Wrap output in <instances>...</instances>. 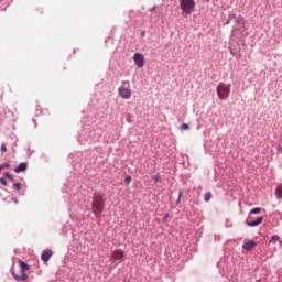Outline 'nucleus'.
Instances as JSON below:
<instances>
[{
	"label": "nucleus",
	"instance_id": "obj_6",
	"mask_svg": "<svg viewBox=\"0 0 282 282\" xmlns=\"http://www.w3.org/2000/svg\"><path fill=\"white\" fill-rule=\"evenodd\" d=\"M118 91H119L120 98H123L124 100H129V98H131V89L124 86H120Z\"/></svg>",
	"mask_w": 282,
	"mask_h": 282
},
{
	"label": "nucleus",
	"instance_id": "obj_35",
	"mask_svg": "<svg viewBox=\"0 0 282 282\" xmlns=\"http://www.w3.org/2000/svg\"><path fill=\"white\" fill-rule=\"evenodd\" d=\"M1 171H3L2 169H0V173H1Z\"/></svg>",
	"mask_w": 282,
	"mask_h": 282
},
{
	"label": "nucleus",
	"instance_id": "obj_11",
	"mask_svg": "<svg viewBox=\"0 0 282 282\" xmlns=\"http://www.w3.org/2000/svg\"><path fill=\"white\" fill-rule=\"evenodd\" d=\"M24 171H28V162H21L14 167V173H23Z\"/></svg>",
	"mask_w": 282,
	"mask_h": 282
},
{
	"label": "nucleus",
	"instance_id": "obj_10",
	"mask_svg": "<svg viewBox=\"0 0 282 282\" xmlns=\"http://www.w3.org/2000/svg\"><path fill=\"white\" fill-rule=\"evenodd\" d=\"M53 254H54V252L52 251V249H45V250H43V252L41 254V260L44 261V263H47V261H50V259H52Z\"/></svg>",
	"mask_w": 282,
	"mask_h": 282
},
{
	"label": "nucleus",
	"instance_id": "obj_18",
	"mask_svg": "<svg viewBox=\"0 0 282 282\" xmlns=\"http://www.w3.org/2000/svg\"><path fill=\"white\" fill-rule=\"evenodd\" d=\"M21 188H22V184L21 183H14L13 184V189L14 191H21Z\"/></svg>",
	"mask_w": 282,
	"mask_h": 282
},
{
	"label": "nucleus",
	"instance_id": "obj_4",
	"mask_svg": "<svg viewBox=\"0 0 282 282\" xmlns=\"http://www.w3.org/2000/svg\"><path fill=\"white\" fill-rule=\"evenodd\" d=\"M13 279L17 281V282H20V281H28V275L25 274V271H20L21 272V275L17 274V272H14V265L11 267V270H10Z\"/></svg>",
	"mask_w": 282,
	"mask_h": 282
},
{
	"label": "nucleus",
	"instance_id": "obj_31",
	"mask_svg": "<svg viewBox=\"0 0 282 282\" xmlns=\"http://www.w3.org/2000/svg\"><path fill=\"white\" fill-rule=\"evenodd\" d=\"M10 182H14V176L11 175V177L8 178Z\"/></svg>",
	"mask_w": 282,
	"mask_h": 282
},
{
	"label": "nucleus",
	"instance_id": "obj_26",
	"mask_svg": "<svg viewBox=\"0 0 282 282\" xmlns=\"http://www.w3.org/2000/svg\"><path fill=\"white\" fill-rule=\"evenodd\" d=\"M11 176H12V174H10V172H6L4 176H2V177H4V180H9V177H11Z\"/></svg>",
	"mask_w": 282,
	"mask_h": 282
},
{
	"label": "nucleus",
	"instance_id": "obj_21",
	"mask_svg": "<svg viewBox=\"0 0 282 282\" xmlns=\"http://www.w3.org/2000/svg\"><path fill=\"white\" fill-rule=\"evenodd\" d=\"M181 129H182L183 131H188V129H189L188 123H183V124H181Z\"/></svg>",
	"mask_w": 282,
	"mask_h": 282
},
{
	"label": "nucleus",
	"instance_id": "obj_19",
	"mask_svg": "<svg viewBox=\"0 0 282 282\" xmlns=\"http://www.w3.org/2000/svg\"><path fill=\"white\" fill-rule=\"evenodd\" d=\"M0 169H10V162H6V163H2L0 164Z\"/></svg>",
	"mask_w": 282,
	"mask_h": 282
},
{
	"label": "nucleus",
	"instance_id": "obj_30",
	"mask_svg": "<svg viewBox=\"0 0 282 282\" xmlns=\"http://www.w3.org/2000/svg\"><path fill=\"white\" fill-rule=\"evenodd\" d=\"M155 8H156V6H153V7L150 9V12H155Z\"/></svg>",
	"mask_w": 282,
	"mask_h": 282
},
{
	"label": "nucleus",
	"instance_id": "obj_29",
	"mask_svg": "<svg viewBox=\"0 0 282 282\" xmlns=\"http://www.w3.org/2000/svg\"><path fill=\"white\" fill-rule=\"evenodd\" d=\"M183 193H184L183 189H180V191H178V197H180V198H182Z\"/></svg>",
	"mask_w": 282,
	"mask_h": 282
},
{
	"label": "nucleus",
	"instance_id": "obj_16",
	"mask_svg": "<svg viewBox=\"0 0 282 282\" xmlns=\"http://www.w3.org/2000/svg\"><path fill=\"white\" fill-rule=\"evenodd\" d=\"M261 213V207H254L249 212V215H260Z\"/></svg>",
	"mask_w": 282,
	"mask_h": 282
},
{
	"label": "nucleus",
	"instance_id": "obj_28",
	"mask_svg": "<svg viewBox=\"0 0 282 282\" xmlns=\"http://www.w3.org/2000/svg\"><path fill=\"white\" fill-rule=\"evenodd\" d=\"M230 21H232V20H230V18H228V19L226 20V22H225V25H230Z\"/></svg>",
	"mask_w": 282,
	"mask_h": 282
},
{
	"label": "nucleus",
	"instance_id": "obj_23",
	"mask_svg": "<svg viewBox=\"0 0 282 282\" xmlns=\"http://www.w3.org/2000/svg\"><path fill=\"white\" fill-rule=\"evenodd\" d=\"M0 150L2 153H6V151H8V148H6V143H1Z\"/></svg>",
	"mask_w": 282,
	"mask_h": 282
},
{
	"label": "nucleus",
	"instance_id": "obj_9",
	"mask_svg": "<svg viewBox=\"0 0 282 282\" xmlns=\"http://www.w3.org/2000/svg\"><path fill=\"white\" fill-rule=\"evenodd\" d=\"M257 247V242L254 240L245 239V242L242 245V249L247 250V252H250V250H253Z\"/></svg>",
	"mask_w": 282,
	"mask_h": 282
},
{
	"label": "nucleus",
	"instance_id": "obj_32",
	"mask_svg": "<svg viewBox=\"0 0 282 282\" xmlns=\"http://www.w3.org/2000/svg\"><path fill=\"white\" fill-rule=\"evenodd\" d=\"M12 200L15 203V204H19V200L14 197H12Z\"/></svg>",
	"mask_w": 282,
	"mask_h": 282
},
{
	"label": "nucleus",
	"instance_id": "obj_1",
	"mask_svg": "<svg viewBox=\"0 0 282 282\" xmlns=\"http://www.w3.org/2000/svg\"><path fill=\"white\" fill-rule=\"evenodd\" d=\"M105 210V195L101 193L95 192L93 194V202H91V213L98 219L100 215H102Z\"/></svg>",
	"mask_w": 282,
	"mask_h": 282
},
{
	"label": "nucleus",
	"instance_id": "obj_17",
	"mask_svg": "<svg viewBox=\"0 0 282 282\" xmlns=\"http://www.w3.org/2000/svg\"><path fill=\"white\" fill-rule=\"evenodd\" d=\"M210 199H213V193L207 192L204 195V202H210Z\"/></svg>",
	"mask_w": 282,
	"mask_h": 282
},
{
	"label": "nucleus",
	"instance_id": "obj_12",
	"mask_svg": "<svg viewBox=\"0 0 282 282\" xmlns=\"http://www.w3.org/2000/svg\"><path fill=\"white\" fill-rule=\"evenodd\" d=\"M19 267H20V272H25V270H30V265H28L23 260L19 261Z\"/></svg>",
	"mask_w": 282,
	"mask_h": 282
},
{
	"label": "nucleus",
	"instance_id": "obj_27",
	"mask_svg": "<svg viewBox=\"0 0 282 282\" xmlns=\"http://www.w3.org/2000/svg\"><path fill=\"white\" fill-rule=\"evenodd\" d=\"M163 224H166V221H169V214H165L164 216H163Z\"/></svg>",
	"mask_w": 282,
	"mask_h": 282
},
{
	"label": "nucleus",
	"instance_id": "obj_33",
	"mask_svg": "<svg viewBox=\"0 0 282 282\" xmlns=\"http://www.w3.org/2000/svg\"><path fill=\"white\" fill-rule=\"evenodd\" d=\"M181 200H182V198L178 197L176 200V204H180Z\"/></svg>",
	"mask_w": 282,
	"mask_h": 282
},
{
	"label": "nucleus",
	"instance_id": "obj_22",
	"mask_svg": "<svg viewBox=\"0 0 282 282\" xmlns=\"http://www.w3.org/2000/svg\"><path fill=\"white\" fill-rule=\"evenodd\" d=\"M228 19L232 21V19H235V21L237 20V14L235 13H229L228 14Z\"/></svg>",
	"mask_w": 282,
	"mask_h": 282
},
{
	"label": "nucleus",
	"instance_id": "obj_14",
	"mask_svg": "<svg viewBox=\"0 0 282 282\" xmlns=\"http://www.w3.org/2000/svg\"><path fill=\"white\" fill-rule=\"evenodd\" d=\"M235 22L238 24V25H246V19L241 15H238L235 20Z\"/></svg>",
	"mask_w": 282,
	"mask_h": 282
},
{
	"label": "nucleus",
	"instance_id": "obj_34",
	"mask_svg": "<svg viewBox=\"0 0 282 282\" xmlns=\"http://www.w3.org/2000/svg\"><path fill=\"white\" fill-rule=\"evenodd\" d=\"M205 1H206V3H209L210 0H205Z\"/></svg>",
	"mask_w": 282,
	"mask_h": 282
},
{
	"label": "nucleus",
	"instance_id": "obj_13",
	"mask_svg": "<svg viewBox=\"0 0 282 282\" xmlns=\"http://www.w3.org/2000/svg\"><path fill=\"white\" fill-rule=\"evenodd\" d=\"M275 195H276L278 199H282V183L276 186Z\"/></svg>",
	"mask_w": 282,
	"mask_h": 282
},
{
	"label": "nucleus",
	"instance_id": "obj_3",
	"mask_svg": "<svg viewBox=\"0 0 282 282\" xmlns=\"http://www.w3.org/2000/svg\"><path fill=\"white\" fill-rule=\"evenodd\" d=\"M183 14H193L195 11V0H180Z\"/></svg>",
	"mask_w": 282,
	"mask_h": 282
},
{
	"label": "nucleus",
	"instance_id": "obj_5",
	"mask_svg": "<svg viewBox=\"0 0 282 282\" xmlns=\"http://www.w3.org/2000/svg\"><path fill=\"white\" fill-rule=\"evenodd\" d=\"M133 62L137 67L142 68L144 67V55L141 53H134L133 55Z\"/></svg>",
	"mask_w": 282,
	"mask_h": 282
},
{
	"label": "nucleus",
	"instance_id": "obj_15",
	"mask_svg": "<svg viewBox=\"0 0 282 282\" xmlns=\"http://www.w3.org/2000/svg\"><path fill=\"white\" fill-rule=\"evenodd\" d=\"M276 241L281 243V237L279 235H273L270 239V243H276Z\"/></svg>",
	"mask_w": 282,
	"mask_h": 282
},
{
	"label": "nucleus",
	"instance_id": "obj_7",
	"mask_svg": "<svg viewBox=\"0 0 282 282\" xmlns=\"http://www.w3.org/2000/svg\"><path fill=\"white\" fill-rule=\"evenodd\" d=\"M246 226H249V228H257V226H260V224H263V217L260 216V217H257L256 219L253 220H246L245 221Z\"/></svg>",
	"mask_w": 282,
	"mask_h": 282
},
{
	"label": "nucleus",
	"instance_id": "obj_24",
	"mask_svg": "<svg viewBox=\"0 0 282 282\" xmlns=\"http://www.w3.org/2000/svg\"><path fill=\"white\" fill-rule=\"evenodd\" d=\"M152 181L154 184H158V182H160V176H152Z\"/></svg>",
	"mask_w": 282,
	"mask_h": 282
},
{
	"label": "nucleus",
	"instance_id": "obj_8",
	"mask_svg": "<svg viewBox=\"0 0 282 282\" xmlns=\"http://www.w3.org/2000/svg\"><path fill=\"white\" fill-rule=\"evenodd\" d=\"M124 259V251L122 249H117L112 252L110 261H120Z\"/></svg>",
	"mask_w": 282,
	"mask_h": 282
},
{
	"label": "nucleus",
	"instance_id": "obj_20",
	"mask_svg": "<svg viewBox=\"0 0 282 282\" xmlns=\"http://www.w3.org/2000/svg\"><path fill=\"white\" fill-rule=\"evenodd\" d=\"M0 184H2V186H8V181L6 180V177H1L0 178Z\"/></svg>",
	"mask_w": 282,
	"mask_h": 282
},
{
	"label": "nucleus",
	"instance_id": "obj_25",
	"mask_svg": "<svg viewBox=\"0 0 282 282\" xmlns=\"http://www.w3.org/2000/svg\"><path fill=\"white\" fill-rule=\"evenodd\" d=\"M126 184H131V176L127 175L124 178Z\"/></svg>",
	"mask_w": 282,
	"mask_h": 282
},
{
	"label": "nucleus",
	"instance_id": "obj_2",
	"mask_svg": "<svg viewBox=\"0 0 282 282\" xmlns=\"http://www.w3.org/2000/svg\"><path fill=\"white\" fill-rule=\"evenodd\" d=\"M216 91L219 100H228L230 96V84L219 83Z\"/></svg>",
	"mask_w": 282,
	"mask_h": 282
}]
</instances>
